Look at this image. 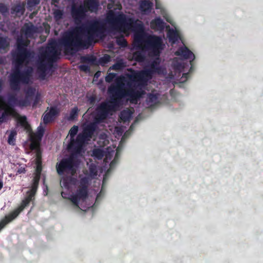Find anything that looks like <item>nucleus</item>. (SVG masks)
<instances>
[{
    "instance_id": "6e6552de",
    "label": "nucleus",
    "mask_w": 263,
    "mask_h": 263,
    "mask_svg": "<svg viewBox=\"0 0 263 263\" xmlns=\"http://www.w3.org/2000/svg\"><path fill=\"white\" fill-rule=\"evenodd\" d=\"M99 2L97 0H85L84 5L77 7L74 5L72 7L71 14L76 23L78 24L85 16L87 11H96L98 7Z\"/></svg>"
},
{
    "instance_id": "c85d7f7f",
    "label": "nucleus",
    "mask_w": 263,
    "mask_h": 263,
    "mask_svg": "<svg viewBox=\"0 0 263 263\" xmlns=\"http://www.w3.org/2000/svg\"><path fill=\"white\" fill-rule=\"evenodd\" d=\"M18 123L22 126L27 128L29 125L27 121V118L25 116H22L18 119Z\"/></svg>"
},
{
    "instance_id": "09e8293b",
    "label": "nucleus",
    "mask_w": 263,
    "mask_h": 263,
    "mask_svg": "<svg viewBox=\"0 0 263 263\" xmlns=\"http://www.w3.org/2000/svg\"><path fill=\"white\" fill-rule=\"evenodd\" d=\"M3 183L2 181H0V190L3 188Z\"/></svg>"
},
{
    "instance_id": "b1692460",
    "label": "nucleus",
    "mask_w": 263,
    "mask_h": 263,
    "mask_svg": "<svg viewBox=\"0 0 263 263\" xmlns=\"http://www.w3.org/2000/svg\"><path fill=\"white\" fill-rule=\"evenodd\" d=\"M40 178L38 177H33L32 182L31 183V189L30 190V191H32V192L36 193L39 187V181L40 180Z\"/></svg>"
},
{
    "instance_id": "bb28decb",
    "label": "nucleus",
    "mask_w": 263,
    "mask_h": 263,
    "mask_svg": "<svg viewBox=\"0 0 263 263\" xmlns=\"http://www.w3.org/2000/svg\"><path fill=\"white\" fill-rule=\"evenodd\" d=\"M93 156L98 159H101L104 156V152L100 148H95L92 151Z\"/></svg>"
},
{
    "instance_id": "4c0bfd02",
    "label": "nucleus",
    "mask_w": 263,
    "mask_h": 263,
    "mask_svg": "<svg viewBox=\"0 0 263 263\" xmlns=\"http://www.w3.org/2000/svg\"><path fill=\"white\" fill-rule=\"evenodd\" d=\"M110 59V56L108 55H105L102 59H101V62L103 64H106L108 63Z\"/></svg>"
},
{
    "instance_id": "412c9836",
    "label": "nucleus",
    "mask_w": 263,
    "mask_h": 263,
    "mask_svg": "<svg viewBox=\"0 0 263 263\" xmlns=\"http://www.w3.org/2000/svg\"><path fill=\"white\" fill-rule=\"evenodd\" d=\"M76 194L81 199H85L88 196V189L85 187H78Z\"/></svg>"
},
{
    "instance_id": "a211bd4d",
    "label": "nucleus",
    "mask_w": 263,
    "mask_h": 263,
    "mask_svg": "<svg viewBox=\"0 0 263 263\" xmlns=\"http://www.w3.org/2000/svg\"><path fill=\"white\" fill-rule=\"evenodd\" d=\"M44 132L45 128L41 124L37 127L36 132L34 134L33 136L31 138L32 140L40 141L44 135Z\"/></svg>"
},
{
    "instance_id": "ddd939ff",
    "label": "nucleus",
    "mask_w": 263,
    "mask_h": 263,
    "mask_svg": "<svg viewBox=\"0 0 263 263\" xmlns=\"http://www.w3.org/2000/svg\"><path fill=\"white\" fill-rule=\"evenodd\" d=\"M97 125L93 123H91L86 126L82 133L78 135L82 136L83 139L86 142L90 140L92 138L93 135L96 130Z\"/></svg>"
},
{
    "instance_id": "4be33fe9",
    "label": "nucleus",
    "mask_w": 263,
    "mask_h": 263,
    "mask_svg": "<svg viewBox=\"0 0 263 263\" xmlns=\"http://www.w3.org/2000/svg\"><path fill=\"white\" fill-rule=\"evenodd\" d=\"M9 42L7 38L0 37V52L5 51V49L8 47Z\"/></svg>"
},
{
    "instance_id": "f3484780",
    "label": "nucleus",
    "mask_w": 263,
    "mask_h": 263,
    "mask_svg": "<svg viewBox=\"0 0 263 263\" xmlns=\"http://www.w3.org/2000/svg\"><path fill=\"white\" fill-rule=\"evenodd\" d=\"M152 3L147 0H142L140 5V10L146 13L150 11L152 7Z\"/></svg>"
},
{
    "instance_id": "9d476101",
    "label": "nucleus",
    "mask_w": 263,
    "mask_h": 263,
    "mask_svg": "<svg viewBox=\"0 0 263 263\" xmlns=\"http://www.w3.org/2000/svg\"><path fill=\"white\" fill-rule=\"evenodd\" d=\"M30 202L26 199L22 200L21 205L9 215L0 221V231L6 226L7 224L14 219L24 210V209L29 204Z\"/></svg>"
},
{
    "instance_id": "a19ab883",
    "label": "nucleus",
    "mask_w": 263,
    "mask_h": 263,
    "mask_svg": "<svg viewBox=\"0 0 263 263\" xmlns=\"http://www.w3.org/2000/svg\"><path fill=\"white\" fill-rule=\"evenodd\" d=\"M115 76V75L112 74L108 75L105 78L106 81L107 82H110L111 81H112V80L114 78Z\"/></svg>"
},
{
    "instance_id": "7ed1b4c3",
    "label": "nucleus",
    "mask_w": 263,
    "mask_h": 263,
    "mask_svg": "<svg viewBox=\"0 0 263 263\" xmlns=\"http://www.w3.org/2000/svg\"><path fill=\"white\" fill-rule=\"evenodd\" d=\"M129 80L126 86L122 79H118L116 83L108 88V93L116 99V97L129 96L132 99L143 97V88L147 82L151 79V73L146 71H133L127 74Z\"/></svg>"
},
{
    "instance_id": "c756f323",
    "label": "nucleus",
    "mask_w": 263,
    "mask_h": 263,
    "mask_svg": "<svg viewBox=\"0 0 263 263\" xmlns=\"http://www.w3.org/2000/svg\"><path fill=\"white\" fill-rule=\"evenodd\" d=\"M78 132V126L74 125L72 127L69 132V135L70 137V139H74L75 136L77 135Z\"/></svg>"
},
{
    "instance_id": "cd10ccee",
    "label": "nucleus",
    "mask_w": 263,
    "mask_h": 263,
    "mask_svg": "<svg viewBox=\"0 0 263 263\" xmlns=\"http://www.w3.org/2000/svg\"><path fill=\"white\" fill-rule=\"evenodd\" d=\"M89 179L86 177L82 178L80 180V184L78 187L87 189L88 187Z\"/></svg>"
},
{
    "instance_id": "2eb2a0df",
    "label": "nucleus",
    "mask_w": 263,
    "mask_h": 263,
    "mask_svg": "<svg viewBox=\"0 0 263 263\" xmlns=\"http://www.w3.org/2000/svg\"><path fill=\"white\" fill-rule=\"evenodd\" d=\"M177 55H180L183 58L189 60H193L194 55L186 47L180 48L175 52Z\"/></svg>"
},
{
    "instance_id": "ea45409f",
    "label": "nucleus",
    "mask_w": 263,
    "mask_h": 263,
    "mask_svg": "<svg viewBox=\"0 0 263 263\" xmlns=\"http://www.w3.org/2000/svg\"><path fill=\"white\" fill-rule=\"evenodd\" d=\"M122 65L121 64L117 63V64L114 65L111 67V68L114 70H120L122 68Z\"/></svg>"
},
{
    "instance_id": "39448f33",
    "label": "nucleus",
    "mask_w": 263,
    "mask_h": 263,
    "mask_svg": "<svg viewBox=\"0 0 263 263\" xmlns=\"http://www.w3.org/2000/svg\"><path fill=\"white\" fill-rule=\"evenodd\" d=\"M80 163L79 158L74 157L73 154H69L68 157L62 159L59 162L57 163V172L60 176L65 174L74 176L77 174Z\"/></svg>"
},
{
    "instance_id": "5701e85b",
    "label": "nucleus",
    "mask_w": 263,
    "mask_h": 263,
    "mask_svg": "<svg viewBox=\"0 0 263 263\" xmlns=\"http://www.w3.org/2000/svg\"><path fill=\"white\" fill-rule=\"evenodd\" d=\"M17 135V132L15 130H12L8 138V143L11 145L15 144V137Z\"/></svg>"
},
{
    "instance_id": "a878e982",
    "label": "nucleus",
    "mask_w": 263,
    "mask_h": 263,
    "mask_svg": "<svg viewBox=\"0 0 263 263\" xmlns=\"http://www.w3.org/2000/svg\"><path fill=\"white\" fill-rule=\"evenodd\" d=\"M13 10L15 12L16 15L20 16L24 13L25 9L23 5L19 4L15 6Z\"/></svg>"
},
{
    "instance_id": "58836bf2",
    "label": "nucleus",
    "mask_w": 263,
    "mask_h": 263,
    "mask_svg": "<svg viewBox=\"0 0 263 263\" xmlns=\"http://www.w3.org/2000/svg\"><path fill=\"white\" fill-rule=\"evenodd\" d=\"M7 11V8L6 6L3 4H0V12L2 13H5Z\"/></svg>"
},
{
    "instance_id": "0eeeda50",
    "label": "nucleus",
    "mask_w": 263,
    "mask_h": 263,
    "mask_svg": "<svg viewBox=\"0 0 263 263\" xmlns=\"http://www.w3.org/2000/svg\"><path fill=\"white\" fill-rule=\"evenodd\" d=\"M106 102L110 112H115L119 110L124 102H129L130 104H137L143 103L145 108L153 110L156 108L160 104L159 100H108Z\"/></svg>"
},
{
    "instance_id": "f8f14e48",
    "label": "nucleus",
    "mask_w": 263,
    "mask_h": 263,
    "mask_svg": "<svg viewBox=\"0 0 263 263\" xmlns=\"http://www.w3.org/2000/svg\"><path fill=\"white\" fill-rule=\"evenodd\" d=\"M60 110L56 106H51L49 111H46L43 115V121L45 124L53 122L59 116Z\"/></svg>"
},
{
    "instance_id": "dca6fc26",
    "label": "nucleus",
    "mask_w": 263,
    "mask_h": 263,
    "mask_svg": "<svg viewBox=\"0 0 263 263\" xmlns=\"http://www.w3.org/2000/svg\"><path fill=\"white\" fill-rule=\"evenodd\" d=\"M151 27L156 30H161L164 28V23L160 18H157L151 23Z\"/></svg>"
},
{
    "instance_id": "f03ea898",
    "label": "nucleus",
    "mask_w": 263,
    "mask_h": 263,
    "mask_svg": "<svg viewBox=\"0 0 263 263\" xmlns=\"http://www.w3.org/2000/svg\"><path fill=\"white\" fill-rule=\"evenodd\" d=\"M36 32V28L31 23L25 24L22 28L21 36L17 40V48L12 53L13 63L16 69L11 75L10 84L14 90L19 89L21 83L29 84L32 82L33 69L30 62L34 54L27 51L26 47L29 43L28 39L33 36Z\"/></svg>"
},
{
    "instance_id": "2f4dec72",
    "label": "nucleus",
    "mask_w": 263,
    "mask_h": 263,
    "mask_svg": "<svg viewBox=\"0 0 263 263\" xmlns=\"http://www.w3.org/2000/svg\"><path fill=\"white\" fill-rule=\"evenodd\" d=\"M36 193L32 192L31 191H28L27 192V196L25 198L27 201H28L30 203L31 201H32L34 199V196L35 195Z\"/></svg>"
},
{
    "instance_id": "864d4df0",
    "label": "nucleus",
    "mask_w": 263,
    "mask_h": 263,
    "mask_svg": "<svg viewBox=\"0 0 263 263\" xmlns=\"http://www.w3.org/2000/svg\"><path fill=\"white\" fill-rule=\"evenodd\" d=\"M111 7L110 5V4H108V8L109 9H111Z\"/></svg>"
},
{
    "instance_id": "5fc2aeb1",
    "label": "nucleus",
    "mask_w": 263,
    "mask_h": 263,
    "mask_svg": "<svg viewBox=\"0 0 263 263\" xmlns=\"http://www.w3.org/2000/svg\"><path fill=\"white\" fill-rule=\"evenodd\" d=\"M30 91H31V92H33L35 91V90H34V89H30Z\"/></svg>"
},
{
    "instance_id": "6ab92c4d",
    "label": "nucleus",
    "mask_w": 263,
    "mask_h": 263,
    "mask_svg": "<svg viewBox=\"0 0 263 263\" xmlns=\"http://www.w3.org/2000/svg\"><path fill=\"white\" fill-rule=\"evenodd\" d=\"M73 176L70 175L69 176L64 177L62 179V183L63 186L66 188L68 189L69 187V185L70 184H74L77 179L72 177Z\"/></svg>"
},
{
    "instance_id": "1a4fd4ad",
    "label": "nucleus",
    "mask_w": 263,
    "mask_h": 263,
    "mask_svg": "<svg viewBox=\"0 0 263 263\" xmlns=\"http://www.w3.org/2000/svg\"><path fill=\"white\" fill-rule=\"evenodd\" d=\"M85 142L82 136L78 135L76 139H70L67 146L68 151L70 154H73L74 157L79 158L82 155L83 145Z\"/></svg>"
},
{
    "instance_id": "49530a36",
    "label": "nucleus",
    "mask_w": 263,
    "mask_h": 263,
    "mask_svg": "<svg viewBox=\"0 0 263 263\" xmlns=\"http://www.w3.org/2000/svg\"><path fill=\"white\" fill-rule=\"evenodd\" d=\"M45 177H44L43 180V184L45 185L46 190H48V186L47 184H45Z\"/></svg>"
},
{
    "instance_id": "aec40b11",
    "label": "nucleus",
    "mask_w": 263,
    "mask_h": 263,
    "mask_svg": "<svg viewBox=\"0 0 263 263\" xmlns=\"http://www.w3.org/2000/svg\"><path fill=\"white\" fill-rule=\"evenodd\" d=\"M167 36L169 40L173 44L175 43L178 39H180L179 33L177 31L169 30L167 33Z\"/></svg>"
},
{
    "instance_id": "393cba45",
    "label": "nucleus",
    "mask_w": 263,
    "mask_h": 263,
    "mask_svg": "<svg viewBox=\"0 0 263 263\" xmlns=\"http://www.w3.org/2000/svg\"><path fill=\"white\" fill-rule=\"evenodd\" d=\"M78 108L77 107H74L71 109L69 116L68 118L69 120H73L76 119L78 116Z\"/></svg>"
},
{
    "instance_id": "6e6d98bb",
    "label": "nucleus",
    "mask_w": 263,
    "mask_h": 263,
    "mask_svg": "<svg viewBox=\"0 0 263 263\" xmlns=\"http://www.w3.org/2000/svg\"><path fill=\"white\" fill-rule=\"evenodd\" d=\"M183 75H184V76L185 77H186L187 76V74H184Z\"/></svg>"
},
{
    "instance_id": "9b49d317",
    "label": "nucleus",
    "mask_w": 263,
    "mask_h": 263,
    "mask_svg": "<svg viewBox=\"0 0 263 263\" xmlns=\"http://www.w3.org/2000/svg\"><path fill=\"white\" fill-rule=\"evenodd\" d=\"M97 113L96 116V120L100 122L106 119L108 115L111 112L106 102L101 104L97 107Z\"/></svg>"
},
{
    "instance_id": "7c9ffc66",
    "label": "nucleus",
    "mask_w": 263,
    "mask_h": 263,
    "mask_svg": "<svg viewBox=\"0 0 263 263\" xmlns=\"http://www.w3.org/2000/svg\"><path fill=\"white\" fill-rule=\"evenodd\" d=\"M36 193L32 192L31 191H28L27 192V196L25 198L27 201H28L30 203L31 201H32L34 199V196L35 195Z\"/></svg>"
},
{
    "instance_id": "72a5a7b5",
    "label": "nucleus",
    "mask_w": 263,
    "mask_h": 263,
    "mask_svg": "<svg viewBox=\"0 0 263 263\" xmlns=\"http://www.w3.org/2000/svg\"><path fill=\"white\" fill-rule=\"evenodd\" d=\"M42 170V167L41 163H39L38 162L34 177L41 178Z\"/></svg>"
},
{
    "instance_id": "f704fd0d",
    "label": "nucleus",
    "mask_w": 263,
    "mask_h": 263,
    "mask_svg": "<svg viewBox=\"0 0 263 263\" xmlns=\"http://www.w3.org/2000/svg\"><path fill=\"white\" fill-rule=\"evenodd\" d=\"M70 199L75 206L79 207V201L80 199H81L79 197H78L76 194H75L74 195H72Z\"/></svg>"
},
{
    "instance_id": "e433bc0d",
    "label": "nucleus",
    "mask_w": 263,
    "mask_h": 263,
    "mask_svg": "<svg viewBox=\"0 0 263 263\" xmlns=\"http://www.w3.org/2000/svg\"><path fill=\"white\" fill-rule=\"evenodd\" d=\"M40 2L39 0H28L27 4L30 7H32Z\"/></svg>"
},
{
    "instance_id": "423d86ee",
    "label": "nucleus",
    "mask_w": 263,
    "mask_h": 263,
    "mask_svg": "<svg viewBox=\"0 0 263 263\" xmlns=\"http://www.w3.org/2000/svg\"><path fill=\"white\" fill-rule=\"evenodd\" d=\"M30 100H0V110H3L0 116V124L7 122L9 119V117H16L18 116L14 107L17 102L23 106L26 105Z\"/></svg>"
},
{
    "instance_id": "79ce46f5",
    "label": "nucleus",
    "mask_w": 263,
    "mask_h": 263,
    "mask_svg": "<svg viewBox=\"0 0 263 263\" xmlns=\"http://www.w3.org/2000/svg\"><path fill=\"white\" fill-rule=\"evenodd\" d=\"M117 153L116 154L115 157L114 158V160L110 163V167H113L114 165L116 164V163L117 162Z\"/></svg>"
},
{
    "instance_id": "3c124183",
    "label": "nucleus",
    "mask_w": 263,
    "mask_h": 263,
    "mask_svg": "<svg viewBox=\"0 0 263 263\" xmlns=\"http://www.w3.org/2000/svg\"><path fill=\"white\" fill-rule=\"evenodd\" d=\"M156 8H157V9H158V8H160V7H159V6H158V5L157 3H156Z\"/></svg>"
},
{
    "instance_id": "20e7f679",
    "label": "nucleus",
    "mask_w": 263,
    "mask_h": 263,
    "mask_svg": "<svg viewBox=\"0 0 263 263\" xmlns=\"http://www.w3.org/2000/svg\"><path fill=\"white\" fill-rule=\"evenodd\" d=\"M61 51L55 41H52L46 49L42 50L37 68V73L40 79L46 78L50 71L51 63L60 54Z\"/></svg>"
},
{
    "instance_id": "c03bdc74",
    "label": "nucleus",
    "mask_w": 263,
    "mask_h": 263,
    "mask_svg": "<svg viewBox=\"0 0 263 263\" xmlns=\"http://www.w3.org/2000/svg\"><path fill=\"white\" fill-rule=\"evenodd\" d=\"M34 100V102L33 103L32 106H33V107H34L36 105V104L40 102V101L41 100L35 99V100Z\"/></svg>"
},
{
    "instance_id": "603ef678",
    "label": "nucleus",
    "mask_w": 263,
    "mask_h": 263,
    "mask_svg": "<svg viewBox=\"0 0 263 263\" xmlns=\"http://www.w3.org/2000/svg\"><path fill=\"white\" fill-rule=\"evenodd\" d=\"M166 20L167 22H170V23H172L171 21L170 20H169L168 18H166Z\"/></svg>"
},
{
    "instance_id": "8fccbe9b",
    "label": "nucleus",
    "mask_w": 263,
    "mask_h": 263,
    "mask_svg": "<svg viewBox=\"0 0 263 263\" xmlns=\"http://www.w3.org/2000/svg\"><path fill=\"white\" fill-rule=\"evenodd\" d=\"M88 100V101H90V102L91 103H92L95 102V101H96V100H93V99H91V100Z\"/></svg>"
},
{
    "instance_id": "a18cd8bd",
    "label": "nucleus",
    "mask_w": 263,
    "mask_h": 263,
    "mask_svg": "<svg viewBox=\"0 0 263 263\" xmlns=\"http://www.w3.org/2000/svg\"><path fill=\"white\" fill-rule=\"evenodd\" d=\"M120 41V40H118V41ZM121 45L124 46H125L126 45V41L124 40V39H121Z\"/></svg>"
},
{
    "instance_id": "4468645a",
    "label": "nucleus",
    "mask_w": 263,
    "mask_h": 263,
    "mask_svg": "<svg viewBox=\"0 0 263 263\" xmlns=\"http://www.w3.org/2000/svg\"><path fill=\"white\" fill-rule=\"evenodd\" d=\"M134 112L133 108H127L122 110L119 115L120 120L124 123L129 121Z\"/></svg>"
},
{
    "instance_id": "473e14b6",
    "label": "nucleus",
    "mask_w": 263,
    "mask_h": 263,
    "mask_svg": "<svg viewBox=\"0 0 263 263\" xmlns=\"http://www.w3.org/2000/svg\"><path fill=\"white\" fill-rule=\"evenodd\" d=\"M53 15L56 21H59L62 18L63 12L61 10L55 9L54 10Z\"/></svg>"
},
{
    "instance_id": "de8ad7c7",
    "label": "nucleus",
    "mask_w": 263,
    "mask_h": 263,
    "mask_svg": "<svg viewBox=\"0 0 263 263\" xmlns=\"http://www.w3.org/2000/svg\"><path fill=\"white\" fill-rule=\"evenodd\" d=\"M3 84V81L2 80H0V90H1Z\"/></svg>"
},
{
    "instance_id": "c9c22d12",
    "label": "nucleus",
    "mask_w": 263,
    "mask_h": 263,
    "mask_svg": "<svg viewBox=\"0 0 263 263\" xmlns=\"http://www.w3.org/2000/svg\"><path fill=\"white\" fill-rule=\"evenodd\" d=\"M90 174L93 176L97 175V171L96 166L91 165L89 167Z\"/></svg>"
},
{
    "instance_id": "f257e3e1",
    "label": "nucleus",
    "mask_w": 263,
    "mask_h": 263,
    "mask_svg": "<svg viewBox=\"0 0 263 263\" xmlns=\"http://www.w3.org/2000/svg\"><path fill=\"white\" fill-rule=\"evenodd\" d=\"M121 8L118 5L117 8L110 10L107 14L105 22L93 21L87 25L76 28L72 32H66L62 41V44L67 52L72 53L77 48L90 44L97 37H101L106 27L119 31L127 34L131 31L135 32L134 44L140 51L133 54V58L137 61H142L143 52L146 51L149 57L155 60L152 64L150 69H145L152 74L160 73L161 70L157 65L159 63V54L164 45L160 37L154 35H148L144 31L141 21H134L119 11Z\"/></svg>"
},
{
    "instance_id": "37998d69",
    "label": "nucleus",
    "mask_w": 263,
    "mask_h": 263,
    "mask_svg": "<svg viewBox=\"0 0 263 263\" xmlns=\"http://www.w3.org/2000/svg\"><path fill=\"white\" fill-rule=\"evenodd\" d=\"M18 174L25 173L26 172V170L24 167L20 168L17 172Z\"/></svg>"
}]
</instances>
